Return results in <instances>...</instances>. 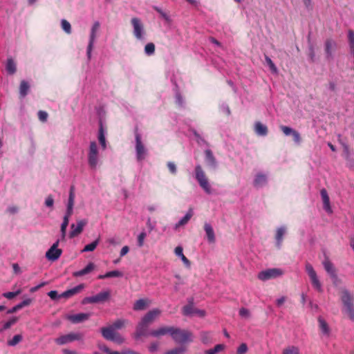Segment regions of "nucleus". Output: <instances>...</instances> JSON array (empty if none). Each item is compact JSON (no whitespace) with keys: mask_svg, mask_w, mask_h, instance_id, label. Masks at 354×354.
Segmentation results:
<instances>
[{"mask_svg":"<svg viewBox=\"0 0 354 354\" xmlns=\"http://www.w3.org/2000/svg\"><path fill=\"white\" fill-rule=\"evenodd\" d=\"M161 314V310L158 308H153L147 312L141 319L136 326L135 337L136 339L142 336L148 335V328Z\"/></svg>","mask_w":354,"mask_h":354,"instance_id":"obj_1","label":"nucleus"},{"mask_svg":"<svg viewBox=\"0 0 354 354\" xmlns=\"http://www.w3.org/2000/svg\"><path fill=\"white\" fill-rule=\"evenodd\" d=\"M340 298L344 306L343 312L354 321V295L344 289L341 291Z\"/></svg>","mask_w":354,"mask_h":354,"instance_id":"obj_2","label":"nucleus"},{"mask_svg":"<svg viewBox=\"0 0 354 354\" xmlns=\"http://www.w3.org/2000/svg\"><path fill=\"white\" fill-rule=\"evenodd\" d=\"M171 336L173 340L178 344H185L193 342V334L192 332L180 329V328L171 327Z\"/></svg>","mask_w":354,"mask_h":354,"instance_id":"obj_3","label":"nucleus"},{"mask_svg":"<svg viewBox=\"0 0 354 354\" xmlns=\"http://www.w3.org/2000/svg\"><path fill=\"white\" fill-rule=\"evenodd\" d=\"M195 178L201 187L208 194L212 193L211 186L205 171L200 165L195 167Z\"/></svg>","mask_w":354,"mask_h":354,"instance_id":"obj_4","label":"nucleus"},{"mask_svg":"<svg viewBox=\"0 0 354 354\" xmlns=\"http://www.w3.org/2000/svg\"><path fill=\"white\" fill-rule=\"evenodd\" d=\"M98 162L99 153L97 145L95 141H91L88 151V164L92 169H95Z\"/></svg>","mask_w":354,"mask_h":354,"instance_id":"obj_5","label":"nucleus"},{"mask_svg":"<svg viewBox=\"0 0 354 354\" xmlns=\"http://www.w3.org/2000/svg\"><path fill=\"white\" fill-rule=\"evenodd\" d=\"M82 338L83 335L80 333H70L56 338L55 342L57 345H64L74 341L81 340Z\"/></svg>","mask_w":354,"mask_h":354,"instance_id":"obj_6","label":"nucleus"},{"mask_svg":"<svg viewBox=\"0 0 354 354\" xmlns=\"http://www.w3.org/2000/svg\"><path fill=\"white\" fill-rule=\"evenodd\" d=\"M135 138L136 158L138 161H142L146 157L147 150L142 142L141 136L138 132V128H136L135 131Z\"/></svg>","mask_w":354,"mask_h":354,"instance_id":"obj_7","label":"nucleus"},{"mask_svg":"<svg viewBox=\"0 0 354 354\" xmlns=\"http://www.w3.org/2000/svg\"><path fill=\"white\" fill-rule=\"evenodd\" d=\"M283 274V271L279 268H270L260 272L258 278L261 281H266L270 279L279 277Z\"/></svg>","mask_w":354,"mask_h":354,"instance_id":"obj_8","label":"nucleus"},{"mask_svg":"<svg viewBox=\"0 0 354 354\" xmlns=\"http://www.w3.org/2000/svg\"><path fill=\"white\" fill-rule=\"evenodd\" d=\"M306 271L310 279L313 287L316 288L318 291H322L321 283L317 277L315 270H314L313 266L310 263H306Z\"/></svg>","mask_w":354,"mask_h":354,"instance_id":"obj_9","label":"nucleus"},{"mask_svg":"<svg viewBox=\"0 0 354 354\" xmlns=\"http://www.w3.org/2000/svg\"><path fill=\"white\" fill-rule=\"evenodd\" d=\"M59 243V241L57 240L46 252V257L49 261H55L60 257L62 250L58 248Z\"/></svg>","mask_w":354,"mask_h":354,"instance_id":"obj_10","label":"nucleus"},{"mask_svg":"<svg viewBox=\"0 0 354 354\" xmlns=\"http://www.w3.org/2000/svg\"><path fill=\"white\" fill-rule=\"evenodd\" d=\"M100 27V22L99 21H95V22H94V24H93V26L91 28V34H90V39H89L88 45L87 46V52H86L87 53V56H88V59L91 58V51H92V49H93V44H94L95 39L96 36H97L96 33L99 30Z\"/></svg>","mask_w":354,"mask_h":354,"instance_id":"obj_11","label":"nucleus"},{"mask_svg":"<svg viewBox=\"0 0 354 354\" xmlns=\"http://www.w3.org/2000/svg\"><path fill=\"white\" fill-rule=\"evenodd\" d=\"M86 224L87 221L86 219L77 220V225L72 224L71 225V230L69 233V237L72 239L80 234Z\"/></svg>","mask_w":354,"mask_h":354,"instance_id":"obj_12","label":"nucleus"},{"mask_svg":"<svg viewBox=\"0 0 354 354\" xmlns=\"http://www.w3.org/2000/svg\"><path fill=\"white\" fill-rule=\"evenodd\" d=\"M131 23L133 27V35L138 39H142L144 27L140 20L137 17H133L131 20Z\"/></svg>","mask_w":354,"mask_h":354,"instance_id":"obj_13","label":"nucleus"},{"mask_svg":"<svg viewBox=\"0 0 354 354\" xmlns=\"http://www.w3.org/2000/svg\"><path fill=\"white\" fill-rule=\"evenodd\" d=\"M279 128L281 130V131L283 133L284 135L292 136L295 142L300 143L301 139L300 134L297 131L292 129L290 127L284 126V125H281L279 127Z\"/></svg>","mask_w":354,"mask_h":354,"instance_id":"obj_14","label":"nucleus"},{"mask_svg":"<svg viewBox=\"0 0 354 354\" xmlns=\"http://www.w3.org/2000/svg\"><path fill=\"white\" fill-rule=\"evenodd\" d=\"M323 266L325 270L333 279H336L337 278L336 270L328 257H325V259L323 261Z\"/></svg>","mask_w":354,"mask_h":354,"instance_id":"obj_15","label":"nucleus"},{"mask_svg":"<svg viewBox=\"0 0 354 354\" xmlns=\"http://www.w3.org/2000/svg\"><path fill=\"white\" fill-rule=\"evenodd\" d=\"M172 326H162L156 330H152L148 333V335L153 337H160L161 336L169 334L171 335Z\"/></svg>","mask_w":354,"mask_h":354,"instance_id":"obj_16","label":"nucleus"},{"mask_svg":"<svg viewBox=\"0 0 354 354\" xmlns=\"http://www.w3.org/2000/svg\"><path fill=\"white\" fill-rule=\"evenodd\" d=\"M90 317L89 313H79L67 316V319L73 324H78L88 320Z\"/></svg>","mask_w":354,"mask_h":354,"instance_id":"obj_17","label":"nucleus"},{"mask_svg":"<svg viewBox=\"0 0 354 354\" xmlns=\"http://www.w3.org/2000/svg\"><path fill=\"white\" fill-rule=\"evenodd\" d=\"M75 203V193H74V187L72 186L70 189L68 201L67 204V208L65 213V215L67 216H71L73 212V206Z\"/></svg>","mask_w":354,"mask_h":354,"instance_id":"obj_18","label":"nucleus"},{"mask_svg":"<svg viewBox=\"0 0 354 354\" xmlns=\"http://www.w3.org/2000/svg\"><path fill=\"white\" fill-rule=\"evenodd\" d=\"M84 288V284H80L71 289L67 290L62 292L61 295H59V297H63L64 298H70L72 296L78 294Z\"/></svg>","mask_w":354,"mask_h":354,"instance_id":"obj_19","label":"nucleus"},{"mask_svg":"<svg viewBox=\"0 0 354 354\" xmlns=\"http://www.w3.org/2000/svg\"><path fill=\"white\" fill-rule=\"evenodd\" d=\"M111 293L109 290L100 292L95 296H92L93 303H103L107 301L110 297Z\"/></svg>","mask_w":354,"mask_h":354,"instance_id":"obj_20","label":"nucleus"},{"mask_svg":"<svg viewBox=\"0 0 354 354\" xmlns=\"http://www.w3.org/2000/svg\"><path fill=\"white\" fill-rule=\"evenodd\" d=\"M336 46V43L331 39H327L325 41V53L326 59H330L333 57V51Z\"/></svg>","mask_w":354,"mask_h":354,"instance_id":"obj_21","label":"nucleus"},{"mask_svg":"<svg viewBox=\"0 0 354 354\" xmlns=\"http://www.w3.org/2000/svg\"><path fill=\"white\" fill-rule=\"evenodd\" d=\"M286 232V227L284 226H281L277 229L276 234H275V240H276V246L277 248H281L282 242H283V237Z\"/></svg>","mask_w":354,"mask_h":354,"instance_id":"obj_22","label":"nucleus"},{"mask_svg":"<svg viewBox=\"0 0 354 354\" xmlns=\"http://www.w3.org/2000/svg\"><path fill=\"white\" fill-rule=\"evenodd\" d=\"M320 194H321V196H322V198L323 201L324 209L327 212L331 213L332 210H331V207H330V198H329V196L328 195L326 190L325 189H322L320 192Z\"/></svg>","mask_w":354,"mask_h":354,"instance_id":"obj_23","label":"nucleus"},{"mask_svg":"<svg viewBox=\"0 0 354 354\" xmlns=\"http://www.w3.org/2000/svg\"><path fill=\"white\" fill-rule=\"evenodd\" d=\"M267 176L263 174H258L254 180V186L255 187H262L267 184Z\"/></svg>","mask_w":354,"mask_h":354,"instance_id":"obj_24","label":"nucleus"},{"mask_svg":"<svg viewBox=\"0 0 354 354\" xmlns=\"http://www.w3.org/2000/svg\"><path fill=\"white\" fill-rule=\"evenodd\" d=\"M254 131L258 136H266L268 133V129L267 126L260 122H257L254 124Z\"/></svg>","mask_w":354,"mask_h":354,"instance_id":"obj_25","label":"nucleus"},{"mask_svg":"<svg viewBox=\"0 0 354 354\" xmlns=\"http://www.w3.org/2000/svg\"><path fill=\"white\" fill-rule=\"evenodd\" d=\"M101 333L103 337L106 340H111L116 331L110 326L101 328Z\"/></svg>","mask_w":354,"mask_h":354,"instance_id":"obj_26","label":"nucleus"},{"mask_svg":"<svg viewBox=\"0 0 354 354\" xmlns=\"http://www.w3.org/2000/svg\"><path fill=\"white\" fill-rule=\"evenodd\" d=\"M204 230L206 232L207 240L209 243L215 242V234L212 225L207 223L204 225Z\"/></svg>","mask_w":354,"mask_h":354,"instance_id":"obj_27","label":"nucleus"},{"mask_svg":"<svg viewBox=\"0 0 354 354\" xmlns=\"http://www.w3.org/2000/svg\"><path fill=\"white\" fill-rule=\"evenodd\" d=\"M95 265L93 263H89L84 269L73 272V276L79 277L90 273L93 270Z\"/></svg>","mask_w":354,"mask_h":354,"instance_id":"obj_28","label":"nucleus"},{"mask_svg":"<svg viewBox=\"0 0 354 354\" xmlns=\"http://www.w3.org/2000/svg\"><path fill=\"white\" fill-rule=\"evenodd\" d=\"M192 216H193V210L192 208H190L189 209V211L187 212V214H185V216L184 217H183L178 221V223H177L176 224L175 229H178L179 227L186 225L189 222V221L191 219Z\"/></svg>","mask_w":354,"mask_h":354,"instance_id":"obj_29","label":"nucleus"},{"mask_svg":"<svg viewBox=\"0 0 354 354\" xmlns=\"http://www.w3.org/2000/svg\"><path fill=\"white\" fill-rule=\"evenodd\" d=\"M183 249L181 246H177L174 252L176 256L179 257L183 262L187 266H190V261L183 254Z\"/></svg>","mask_w":354,"mask_h":354,"instance_id":"obj_30","label":"nucleus"},{"mask_svg":"<svg viewBox=\"0 0 354 354\" xmlns=\"http://www.w3.org/2000/svg\"><path fill=\"white\" fill-rule=\"evenodd\" d=\"M148 305V302L147 299H140L137 300L133 305L134 310H142L146 308Z\"/></svg>","mask_w":354,"mask_h":354,"instance_id":"obj_31","label":"nucleus"},{"mask_svg":"<svg viewBox=\"0 0 354 354\" xmlns=\"http://www.w3.org/2000/svg\"><path fill=\"white\" fill-rule=\"evenodd\" d=\"M71 216H67L64 215L63 218V222L61 225V234H62V239L64 240L66 237V228L69 223V218Z\"/></svg>","mask_w":354,"mask_h":354,"instance_id":"obj_32","label":"nucleus"},{"mask_svg":"<svg viewBox=\"0 0 354 354\" xmlns=\"http://www.w3.org/2000/svg\"><path fill=\"white\" fill-rule=\"evenodd\" d=\"M98 140L100 142V144L101 145L103 149H105L106 147V138L104 133V129L102 124H100V129H99V133H98Z\"/></svg>","mask_w":354,"mask_h":354,"instance_id":"obj_33","label":"nucleus"},{"mask_svg":"<svg viewBox=\"0 0 354 354\" xmlns=\"http://www.w3.org/2000/svg\"><path fill=\"white\" fill-rule=\"evenodd\" d=\"M348 41L351 54L354 57V31L349 30L348 32Z\"/></svg>","mask_w":354,"mask_h":354,"instance_id":"obj_34","label":"nucleus"},{"mask_svg":"<svg viewBox=\"0 0 354 354\" xmlns=\"http://www.w3.org/2000/svg\"><path fill=\"white\" fill-rule=\"evenodd\" d=\"M122 276V272L118 270H113L106 272L105 274H101L98 276V279H103L109 277H120Z\"/></svg>","mask_w":354,"mask_h":354,"instance_id":"obj_35","label":"nucleus"},{"mask_svg":"<svg viewBox=\"0 0 354 354\" xmlns=\"http://www.w3.org/2000/svg\"><path fill=\"white\" fill-rule=\"evenodd\" d=\"M29 84L25 80H22L20 83L19 86V94L21 97H24L27 94L29 90Z\"/></svg>","mask_w":354,"mask_h":354,"instance_id":"obj_36","label":"nucleus"},{"mask_svg":"<svg viewBox=\"0 0 354 354\" xmlns=\"http://www.w3.org/2000/svg\"><path fill=\"white\" fill-rule=\"evenodd\" d=\"M207 162L212 166L215 167L216 165V159L211 150L207 149L205 151Z\"/></svg>","mask_w":354,"mask_h":354,"instance_id":"obj_37","label":"nucleus"},{"mask_svg":"<svg viewBox=\"0 0 354 354\" xmlns=\"http://www.w3.org/2000/svg\"><path fill=\"white\" fill-rule=\"evenodd\" d=\"M192 300H193V299H192ZM194 312H195V309L194 308L192 301H189V304L185 306L183 308V314L184 315H186V316L191 315L193 313H194Z\"/></svg>","mask_w":354,"mask_h":354,"instance_id":"obj_38","label":"nucleus"},{"mask_svg":"<svg viewBox=\"0 0 354 354\" xmlns=\"http://www.w3.org/2000/svg\"><path fill=\"white\" fill-rule=\"evenodd\" d=\"M201 340L205 344H208L212 342V335L209 332L203 331L200 333Z\"/></svg>","mask_w":354,"mask_h":354,"instance_id":"obj_39","label":"nucleus"},{"mask_svg":"<svg viewBox=\"0 0 354 354\" xmlns=\"http://www.w3.org/2000/svg\"><path fill=\"white\" fill-rule=\"evenodd\" d=\"M6 70L10 74H14L16 72V64L12 58L8 59Z\"/></svg>","mask_w":354,"mask_h":354,"instance_id":"obj_40","label":"nucleus"},{"mask_svg":"<svg viewBox=\"0 0 354 354\" xmlns=\"http://www.w3.org/2000/svg\"><path fill=\"white\" fill-rule=\"evenodd\" d=\"M18 317H13L8 322H5L3 325L2 328L0 329V333L3 332L5 330H7L10 328L12 325L16 324L18 322Z\"/></svg>","mask_w":354,"mask_h":354,"instance_id":"obj_41","label":"nucleus"},{"mask_svg":"<svg viewBox=\"0 0 354 354\" xmlns=\"http://www.w3.org/2000/svg\"><path fill=\"white\" fill-rule=\"evenodd\" d=\"M225 348L224 344H217L214 346V348L208 349L205 351V354H216L222 351H223Z\"/></svg>","mask_w":354,"mask_h":354,"instance_id":"obj_42","label":"nucleus"},{"mask_svg":"<svg viewBox=\"0 0 354 354\" xmlns=\"http://www.w3.org/2000/svg\"><path fill=\"white\" fill-rule=\"evenodd\" d=\"M318 322L319 324V328L322 330V331L324 333L328 335L329 333V328L328 326V324L326 322L322 319V317L318 318Z\"/></svg>","mask_w":354,"mask_h":354,"instance_id":"obj_43","label":"nucleus"},{"mask_svg":"<svg viewBox=\"0 0 354 354\" xmlns=\"http://www.w3.org/2000/svg\"><path fill=\"white\" fill-rule=\"evenodd\" d=\"M99 241H100V238L97 239L95 241H93L92 243L85 245L84 249L82 250V252L93 251L97 246Z\"/></svg>","mask_w":354,"mask_h":354,"instance_id":"obj_44","label":"nucleus"},{"mask_svg":"<svg viewBox=\"0 0 354 354\" xmlns=\"http://www.w3.org/2000/svg\"><path fill=\"white\" fill-rule=\"evenodd\" d=\"M282 354H299V349L295 346H289L283 350Z\"/></svg>","mask_w":354,"mask_h":354,"instance_id":"obj_45","label":"nucleus"},{"mask_svg":"<svg viewBox=\"0 0 354 354\" xmlns=\"http://www.w3.org/2000/svg\"><path fill=\"white\" fill-rule=\"evenodd\" d=\"M126 321L124 319H117L110 326H111L115 331L124 326Z\"/></svg>","mask_w":354,"mask_h":354,"instance_id":"obj_46","label":"nucleus"},{"mask_svg":"<svg viewBox=\"0 0 354 354\" xmlns=\"http://www.w3.org/2000/svg\"><path fill=\"white\" fill-rule=\"evenodd\" d=\"M62 28L63 30L67 33L71 34V24L66 19H62L61 21Z\"/></svg>","mask_w":354,"mask_h":354,"instance_id":"obj_47","label":"nucleus"},{"mask_svg":"<svg viewBox=\"0 0 354 354\" xmlns=\"http://www.w3.org/2000/svg\"><path fill=\"white\" fill-rule=\"evenodd\" d=\"M145 52L148 55H151L155 52V45L153 43H148L145 47Z\"/></svg>","mask_w":354,"mask_h":354,"instance_id":"obj_48","label":"nucleus"},{"mask_svg":"<svg viewBox=\"0 0 354 354\" xmlns=\"http://www.w3.org/2000/svg\"><path fill=\"white\" fill-rule=\"evenodd\" d=\"M22 340V336L21 335H15L12 339L8 342L9 346H15Z\"/></svg>","mask_w":354,"mask_h":354,"instance_id":"obj_49","label":"nucleus"},{"mask_svg":"<svg viewBox=\"0 0 354 354\" xmlns=\"http://www.w3.org/2000/svg\"><path fill=\"white\" fill-rule=\"evenodd\" d=\"M186 351V348L185 347H177L173 348L171 350L167 351L165 354H182Z\"/></svg>","mask_w":354,"mask_h":354,"instance_id":"obj_50","label":"nucleus"},{"mask_svg":"<svg viewBox=\"0 0 354 354\" xmlns=\"http://www.w3.org/2000/svg\"><path fill=\"white\" fill-rule=\"evenodd\" d=\"M110 341H112L118 344H122L124 342V339L118 332L113 335V338Z\"/></svg>","mask_w":354,"mask_h":354,"instance_id":"obj_51","label":"nucleus"},{"mask_svg":"<svg viewBox=\"0 0 354 354\" xmlns=\"http://www.w3.org/2000/svg\"><path fill=\"white\" fill-rule=\"evenodd\" d=\"M265 59H266V62H267L268 65L269 66L270 70L273 73H277V68L275 64H274V62L272 61V59L267 55L265 56Z\"/></svg>","mask_w":354,"mask_h":354,"instance_id":"obj_52","label":"nucleus"},{"mask_svg":"<svg viewBox=\"0 0 354 354\" xmlns=\"http://www.w3.org/2000/svg\"><path fill=\"white\" fill-rule=\"evenodd\" d=\"M248 348L245 343H242L236 350V354H245L248 352Z\"/></svg>","mask_w":354,"mask_h":354,"instance_id":"obj_53","label":"nucleus"},{"mask_svg":"<svg viewBox=\"0 0 354 354\" xmlns=\"http://www.w3.org/2000/svg\"><path fill=\"white\" fill-rule=\"evenodd\" d=\"M239 315L241 317L248 319L250 317V310L245 308H241L239 310Z\"/></svg>","mask_w":354,"mask_h":354,"instance_id":"obj_54","label":"nucleus"},{"mask_svg":"<svg viewBox=\"0 0 354 354\" xmlns=\"http://www.w3.org/2000/svg\"><path fill=\"white\" fill-rule=\"evenodd\" d=\"M37 115H38V118L41 122H44L47 120L48 115L47 112H46L44 111H39Z\"/></svg>","mask_w":354,"mask_h":354,"instance_id":"obj_55","label":"nucleus"},{"mask_svg":"<svg viewBox=\"0 0 354 354\" xmlns=\"http://www.w3.org/2000/svg\"><path fill=\"white\" fill-rule=\"evenodd\" d=\"M153 9L158 12L160 16L165 19L166 21H169V17L168 16V15L164 11L162 10V9H160V8L157 7V6H155L153 7Z\"/></svg>","mask_w":354,"mask_h":354,"instance_id":"obj_56","label":"nucleus"},{"mask_svg":"<svg viewBox=\"0 0 354 354\" xmlns=\"http://www.w3.org/2000/svg\"><path fill=\"white\" fill-rule=\"evenodd\" d=\"M46 207H53L54 205V198L52 195H48L45 200Z\"/></svg>","mask_w":354,"mask_h":354,"instance_id":"obj_57","label":"nucleus"},{"mask_svg":"<svg viewBox=\"0 0 354 354\" xmlns=\"http://www.w3.org/2000/svg\"><path fill=\"white\" fill-rule=\"evenodd\" d=\"M20 291H17V292H5L3 293V296L8 299H13L15 297H16L17 295H18L19 294Z\"/></svg>","mask_w":354,"mask_h":354,"instance_id":"obj_58","label":"nucleus"},{"mask_svg":"<svg viewBox=\"0 0 354 354\" xmlns=\"http://www.w3.org/2000/svg\"><path fill=\"white\" fill-rule=\"evenodd\" d=\"M167 165V167H168L170 173L175 175L177 171L176 165L172 162H168Z\"/></svg>","mask_w":354,"mask_h":354,"instance_id":"obj_59","label":"nucleus"},{"mask_svg":"<svg viewBox=\"0 0 354 354\" xmlns=\"http://www.w3.org/2000/svg\"><path fill=\"white\" fill-rule=\"evenodd\" d=\"M147 234L145 232H141L138 237V245L140 247H142L144 244V240L146 237Z\"/></svg>","mask_w":354,"mask_h":354,"instance_id":"obj_60","label":"nucleus"},{"mask_svg":"<svg viewBox=\"0 0 354 354\" xmlns=\"http://www.w3.org/2000/svg\"><path fill=\"white\" fill-rule=\"evenodd\" d=\"M48 295L53 300H55V299H57L59 298H62V297H59V295H58L57 291H56V290H51V291H50L48 293Z\"/></svg>","mask_w":354,"mask_h":354,"instance_id":"obj_61","label":"nucleus"},{"mask_svg":"<svg viewBox=\"0 0 354 354\" xmlns=\"http://www.w3.org/2000/svg\"><path fill=\"white\" fill-rule=\"evenodd\" d=\"M20 309H21V306H20L19 304L15 306L14 307H12V308L9 309L7 311V313L8 314H12V313H16L17 311H18Z\"/></svg>","mask_w":354,"mask_h":354,"instance_id":"obj_62","label":"nucleus"},{"mask_svg":"<svg viewBox=\"0 0 354 354\" xmlns=\"http://www.w3.org/2000/svg\"><path fill=\"white\" fill-rule=\"evenodd\" d=\"M158 348V344L156 342H153L150 344L149 347V350L150 352L153 353L157 351Z\"/></svg>","mask_w":354,"mask_h":354,"instance_id":"obj_63","label":"nucleus"},{"mask_svg":"<svg viewBox=\"0 0 354 354\" xmlns=\"http://www.w3.org/2000/svg\"><path fill=\"white\" fill-rule=\"evenodd\" d=\"M104 351L106 353V354H124V351H123L122 352L120 353L118 351H113L111 350H110L109 348L107 347H105L104 349Z\"/></svg>","mask_w":354,"mask_h":354,"instance_id":"obj_64","label":"nucleus"}]
</instances>
